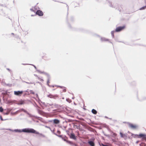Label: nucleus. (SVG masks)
<instances>
[{"label":"nucleus","instance_id":"nucleus-43","mask_svg":"<svg viewBox=\"0 0 146 146\" xmlns=\"http://www.w3.org/2000/svg\"><path fill=\"white\" fill-rule=\"evenodd\" d=\"M103 133H104V135H105L107 137H109V135H107L106 134H105V133H104V131L103 132Z\"/></svg>","mask_w":146,"mask_h":146},{"label":"nucleus","instance_id":"nucleus-24","mask_svg":"<svg viewBox=\"0 0 146 146\" xmlns=\"http://www.w3.org/2000/svg\"><path fill=\"white\" fill-rule=\"evenodd\" d=\"M99 144L100 146H109L108 145H105L103 143H100V142H99Z\"/></svg>","mask_w":146,"mask_h":146},{"label":"nucleus","instance_id":"nucleus-37","mask_svg":"<svg viewBox=\"0 0 146 146\" xmlns=\"http://www.w3.org/2000/svg\"><path fill=\"white\" fill-rule=\"evenodd\" d=\"M55 86H57L58 87H60V88H61L62 89L63 88H64V86H58V85H57V86L55 85Z\"/></svg>","mask_w":146,"mask_h":146},{"label":"nucleus","instance_id":"nucleus-55","mask_svg":"<svg viewBox=\"0 0 146 146\" xmlns=\"http://www.w3.org/2000/svg\"><path fill=\"white\" fill-rule=\"evenodd\" d=\"M47 104L48 105H49V106H52L53 105V104Z\"/></svg>","mask_w":146,"mask_h":146},{"label":"nucleus","instance_id":"nucleus-42","mask_svg":"<svg viewBox=\"0 0 146 146\" xmlns=\"http://www.w3.org/2000/svg\"><path fill=\"white\" fill-rule=\"evenodd\" d=\"M7 70L9 72H10V73L11 74V73L12 72V71H11V70L9 68H6Z\"/></svg>","mask_w":146,"mask_h":146},{"label":"nucleus","instance_id":"nucleus-27","mask_svg":"<svg viewBox=\"0 0 146 146\" xmlns=\"http://www.w3.org/2000/svg\"><path fill=\"white\" fill-rule=\"evenodd\" d=\"M42 74H44L46 75V76H47V77L50 76L46 72H45L44 71H43V73Z\"/></svg>","mask_w":146,"mask_h":146},{"label":"nucleus","instance_id":"nucleus-33","mask_svg":"<svg viewBox=\"0 0 146 146\" xmlns=\"http://www.w3.org/2000/svg\"><path fill=\"white\" fill-rule=\"evenodd\" d=\"M0 120L2 121H4V120H5L8 119H3L2 116L1 115L0 116Z\"/></svg>","mask_w":146,"mask_h":146},{"label":"nucleus","instance_id":"nucleus-31","mask_svg":"<svg viewBox=\"0 0 146 146\" xmlns=\"http://www.w3.org/2000/svg\"><path fill=\"white\" fill-rule=\"evenodd\" d=\"M38 112L39 114H42V113H43V111L40 110H38Z\"/></svg>","mask_w":146,"mask_h":146},{"label":"nucleus","instance_id":"nucleus-15","mask_svg":"<svg viewBox=\"0 0 146 146\" xmlns=\"http://www.w3.org/2000/svg\"><path fill=\"white\" fill-rule=\"evenodd\" d=\"M53 123L55 124H58L60 123V120L57 119H54L53 120Z\"/></svg>","mask_w":146,"mask_h":146},{"label":"nucleus","instance_id":"nucleus-41","mask_svg":"<svg viewBox=\"0 0 146 146\" xmlns=\"http://www.w3.org/2000/svg\"><path fill=\"white\" fill-rule=\"evenodd\" d=\"M117 42H122V43H124V44H127V45L128 44H127V42H122V41H117Z\"/></svg>","mask_w":146,"mask_h":146},{"label":"nucleus","instance_id":"nucleus-40","mask_svg":"<svg viewBox=\"0 0 146 146\" xmlns=\"http://www.w3.org/2000/svg\"><path fill=\"white\" fill-rule=\"evenodd\" d=\"M63 92H65L66 91V88L64 87V88H63Z\"/></svg>","mask_w":146,"mask_h":146},{"label":"nucleus","instance_id":"nucleus-38","mask_svg":"<svg viewBox=\"0 0 146 146\" xmlns=\"http://www.w3.org/2000/svg\"><path fill=\"white\" fill-rule=\"evenodd\" d=\"M38 79L40 81H44V80L43 79H42V78H40L39 77H38Z\"/></svg>","mask_w":146,"mask_h":146},{"label":"nucleus","instance_id":"nucleus-16","mask_svg":"<svg viewBox=\"0 0 146 146\" xmlns=\"http://www.w3.org/2000/svg\"><path fill=\"white\" fill-rule=\"evenodd\" d=\"M53 133L55 135H56V136H57L58 137L61 138L62 139V138L63 137L62 136V135H58L56 133L54 132H53Z\"/></svg>","mask_w":146,"mask_h":146},{"label":"nucleus","instance_id":"nucleus-22","mask_svg":"<svg viewBox=\"0 0 146 146\" xmlns=\"http://www.w3.org/2000/svg\"><path fill=\"white\" fill-rule=\"evenodd\" d=\"M131 136H133L134 138H136V137H138V134H134L133 133H131Z\"/></svg>","mask_w":146,"mask_h":146},{"label":"nucleus","instance_id":"nucleus-12","mask_svg":"<svg viewBox=\"0 0 146 146\" xmlns=\"http://www.w3.org/2000/svg\"><path fill=\"white\" fill-rule=\"evenodd\" d=\"M88 143L90 146H95L94 140H90L88 141Z\"/></svg>","mask_w":146,"mask_h":146},{"label":"nucleus","instance_id":"nucleus-44","mask_svg":"<svg viewBox=\"0 0 146 146\" xmlns=\"http://www.w3.org/2000/svg\"><path fill=\"white\" fill-rule=\"evenodd\" d=\"M45 127H46L47 128H48V129H50L51 130V131L52 132V130H51V128H50V127H49V126H46V125H45Z\"/></svg>","mask_w":146,"mask_h":146},{"label":"nucleus","instance_id":"nucleus-63","mask_svg":"<svg viewBox=\"0 0 146 146\" xmlns=\"http://www.w3.org/2000/svg\"><path fill=\"white\" fill-rule=\"evenodd\" d=\"M11 35H14V33H11Z\"/></svg>","mask_w":146,"mask_h":146},{"label":"nucleus","instance_id":"nucleus-35","mask_svg":"<svg viewBox=\"0 0 146 146\" xmlns=\"http://www.w3.org/2000/svg\"><path fill=\"white\" fill-rule=\"evenodd\" d=\"M36 71L40 74H42L43 73V72H42L38 70H36Z\"/></svg>","mask_w":146,"mask_h":146},{"label":"nucleus","instance_id":"nucleus-48","mask_svg":"<svg viewBox=\"0 0 146 146\" xmlns=\"http://www.w3.org/2000/svg\"><path fill=\"white\" fill-rule=\"evenodd\" d=\"M42 104L43 105H44L45 106H48V105H46L45 104V103L44 102H42Z\"/></svg>","mask_w":146,"mask_h":146},{"label":"nucleus","instance_id":"nucleus-56","mask_svg":"<svg viewBox=\"0 0 146 146\" xmlns=\"http://www.w3.org/2000/svg\"><path fill=\"white\" fill-rule=\"evenodd\" d=\"M67 5V7L68 11V5Z\"/></svg>","mask_w":146,"mask_h":146},{"label":"nucleus","instance_id":"nucleus-21","mask_svg":"<svg viewBox=\"0 0 146 146\" xmlns=\"http://www.w3.org/2000/svg\"><path fill=\"white\" fill-rule=\"evenodd\" d=\"M8 96L7 95H6L4 96H3V100H7L8 98Z\"/></svg>","mask_w":146,"mask_h":146},{"label":"nucleus","instance_id":"nucleus-53","mask_svg":"<svg viewBox=\"0 0 146 146\" xmlns=\"http://www.w3.org/2000/svg\"><path fill=\"white\" fill-rule=\"evenodd\" d=\"M22 65H29V64H24V63H22Z\"/></svg>","mask_w":146,"mask_h":146},{"label":"nucleus","instance_id":"nucleus-5","mask_svg":"<svg viewBox=\"0 0 146 146\" xmlns=\"http://www.w3.org/2000/svg\"><path fill=\"white\" fill-rule=\"evenodd\" d=\"M62 139L64 141L66 142L67 143L71 145L72 144H73V142L72 141H68L67 140L68 137L65 135H64Z\"/></svg>","mask_w":146,"mask_h":146},{"label":"nucleus","instance_id":"nucleus-51","mask_svg":"<svg viewBox=\"0 0 146 146\" xmlns=\"http://www.w3.org/2000/svg\"><path fill=\"white\" fill-rule=\"evenodd\" d=\"M19 111H19V110H18V111H16L14 113L15 114H16V113H18V112Z\"/></svg>","mask_w":146,"mask_h":146},{"label":"nucleus","instance_id":"nucleus-13","mask_svg":"<svg viewBox=\"0 0 146 146\" xmlns=\"http://www.w3.org/2000/svg\"><path fill=\"white\" fill-rule=\"evenodd\" d=\"M47 96L50 98H53L54 99H55L56 97H58V96L57 95H53L51 94H50Z\"/></svg>","mask_w":146,"mask_h":146},{"label":"nucleus","instance_id":"nucleus-61","mask_svg":"<svg viewBox=\"0 0 146 146\" xmlns=\"http://www.w3.org/2000/svg\"><path fill=\"white\" fill-rule=\"evenodd\" d=\"M105 117L106 118H108L106 116H105Z\"/></svg>","mask_w":146,"mask_h":146},{"label":"nucleus","instance_id":"nucleus-4","mask_svg":"<svg viewBox=\"0 0 146 146\" xmlns=\"http://www.w3.org/2000/svg\"><path fill=\"white\" fill-rule=\"evenodd\" d=\"M125 28V26L124 25L117 27L115 29V31L116 32H119L123 30Z\"/></svg>","mask_w":146,"mask_h":146},{"label":"nucleus","instance_id":"nucleus-11","mask_svg":"<svg viewBox=\"0 0 146 146\" xmlns=\"http://www.w3.org/2000/svg\"><path fill=\"white\" fill-rule=\"evenodd\" d=\"M70 138L73 139L74 140H76V136L73 133H70Z\"/></svg>","mask_w":146,"mask_h":146},{"label":"nucleus","instance_id":"nucleus-6","mask_svg":"<svg viewBox=\"0 0 146 146\" xmlns=\"http://www.w3.org/2000/svg\"><path fill=\"white\" fill-rule=\"evenodd\" d=\"M138 138H142L143 139H145L146 138V134L142 133H140L138 135Z\"/></svg>","mask_w":146,"mask_h":146},{"label":"nucleus","instance_id":"nucleus-17","mask_svg":"<svg viewBox=\"0 0 146 146\" xmlns=\"http://www.w3.org/2000/svg\"><path fill=\"white\" fill-rule=\"evenodd\" d=\"M92 112L94 114H96L97 113V111L95 109H93L92 110Z\"/></svg>","mask_w":146,"mask_h":146},{"label":"nucleus","instance_id":"nucleus-10","mask_svg":"<svg viewBox=\"0 0 146 146\" xmlns=\"http://www.w3.org/2000/svg\"><path fill=\"white\" fill-rule=\"evenodd\" d=\"M127 123L128 124L129 126L131 129H135L137 127V126L135 125H133L131 123L129 122H127Z\"/></svg>","mask_w":146,"mask_h":146},{"label":"nucleus","instance_id":"nucleus-30","mask_svg":"<svg viewBox=\"0 0 146 146\" xmlns=\"http://www.w3.org/2000/svg\"><path fill=\"white\" fill-rule=\"evenodd\" d=\"M22 82H25V83H26L27 84H33L34 83H32V82H26L25 81H23V80H22Z\"/></svg>","mask_w":146,"mask_h":146},{"label":"nucleus","instance_id":"nucleus-14","mask_svg":"<svg viewBox=\"0 0 146 146\" xmlns=\"http://www.w3.org/2000/svg\"><path fill=\"white\" fill-rule=\"evenodd\" d=\"M9 93V92H8L7 90L3 91V92L1 93V94L3 95V96H5L6 95H7L8 96H9V94L8 93Z\"/></svg>","mask_w":146,"mask_h":146},{"label":"nucleus","instance_id":"nucleus-52","mask_svg":"<svg viewBox=\"0 0 146 146\" xmlns=\"http://www.w3.org/2000/svg\"><path fill=\"white\" fill-rule=\"evenodd\" d=\"M36 97L37 98H38V94H36Z\"/></svg>","mask_w":146,"mask_h":146},{"label":"nucleus","instance_id":"nucleus-59","mask_svg":"<svg viewBox=\"0 0 146 146\" xmlns=\"http://www.w3.org/2000/svg\"><path fill=\"white\" fill-rule=\"evenodd\" d=\"M42 58H43L44 59V58H46V57H44V56H42Z\"/></svg>","mask_w":146,"mask_h":146},{"label":"nucleus","instance_id":"nucleus-47","mask_svg":"<svg viewBox=\"0 0 146 146\" xmlns=\"http://www.w3.org/2000/svg\"><path fill=\"white\" fill-rule=\"evenodd\" d=\"M15 37L17 38H19V36L18 35H15Z\"/></svg>","mask_w":146,"mask_h":146},{"label":"nucleus","instance_id":"nucleus-1","mask_svg":"<svg viewBox=\"0 0 146 146\" xmlns=\"http://www.w3.org/2000/svg\"><path fill=\"white\" fill-rule=\"evenodd\" d=\"M10 131H14L16 132L21 133L22 132L28 133H34L36 134H39L40 136H42L43 137H44L45 136L42 133H40L38 132L37 131L33 128H27L21 129H16L13 130L9 129Z\"/></svg>","mask_w":146,"mask_h":146},{"label":"nucleus","instance_id":"nucleus-8","mask_svg":"<svg viewBox=\"0 0 146 146\" xmlns=\"http://www.w3.org/2000/svg\"><path fill=\"white\" fill-rule=\"evenodd\" d=\"M38 15L39 16H42L43 15V12L40 10H38L36 12L35 15Z\"/></svg>","mask_w":146,"mask_h":146},{"label":"nucleus","instance_id":"nucleus-57","mask_svg":"<svg viewBox=\"0 0 146 146\" xmlns=\"http://www.w3.org/2000/svg\"><path fill=\"white\" fill-rule=\"evenodd\" d=\"M11 84H7V85H8V86H11Z\"/></svg>","mask_w":146,"mask_h":146},{"label":"nucleus","instance_id":"nucleus-18","mask_svg":"<svg viewBox=\"0 0 146 146\" xmlns=\"http://www.w3.org/2000/svg\"><path fill=\"white\" fill-rule=\"evenodd\" d=\"M50 78V76L48 77L47 78V84L49 87H50V85L49 84V80Z\"/></svg>","mask_w":146,"mask_h":146},{"label":"nucleus","instance_id":"nucleus-29","mask_svg":"<svg viewBox=\"0 0 146 146\" xmlns=\"http://www.w3.org/2000/svg\"><path fill=\"white\" fill-rule=\"evenodd\" d=\"M9 113V111H7L6 112H3V113L4 115H8Z\"/></svg>","mask_w":146,"mask_h":146},{"label":"nucleus","instance_id":"nucleus-2","mask_svg":"<svg viewBox=\"0 0 146 146\" xmlns=\"http://www.w3.org/2000/svg\"><path fill=\"white\" fill-rule=\"evenodd\" d=\"M19 110L20 111H23L25 113H27L29 117H34L36 119H38V118H40L39 117H38L36 116H35L32 115L31 114L29 113L27 110H26L23 108H21Z\"/></svg>","mask_w":146,"mask_h":146},{"label":"nucleus","instance_id":"nucleus-64","mask_svg":"<svg viewBox=\"0 0 146 146\" xmlns=\"http://www.w3.org/2000/svg\"><path fill=\"white\" fill-rule=\"evenodd\" d=\"M34 75H35V76H37L36 75L34 74Z\"/></svg>","mask_w":146,"mask_h":146},{"label":"nucleus","instance_id":"nucleus-26","mask_svg":"<svg viewBox=\"0 0 146 146\" xmlns=\"http://www.w3.org/2000/svg\"><path fill=\"white\" fill-rule=\"evenodd\" d=\"M68 27L70 29H71L72 30H74L73 29H72V28L70 25V23H68Z\"/></svg>","mask_w":146,"mask_h":146},{"label":"nucleus","instance_id":"nucleus-23","mask_svg":"<svg viewBox=\"0 0 146 146\" xmlns=\"http://www.w3.org/2000/svg\"><path fill=\"white\" fill-rule=\"evenodd\" d=\"M120 136H121V137H124L125 136V134H123L121 132H120Z\"/></svg>","mask_w":146,"mask_h":146},{"label":"nucleus","instance_id":"nucleus-39","mask_svg":"<svg viewBox=\"0 0 146 146\" xmlns=\"http://www.w3.org/2000/svg\"><path fill=\"white\" fill-rule=\"evenodd\" d=\"M29 65H32V66H33L34 67V68H35V69L36 70H37V68H36V67L35 65H34V64H29Z\"/></svg>","mask_w":146,"mask_h":146},{"label":"nucleus","instance_id":"nucleus-45","mask_svg":"<svg viewBox=\"0 0 146 146\" xmlns=\"http://www.w3.org/2000/svg\"><path fill=\"white\" fill-rule=\"evenodd\" d=\"M71 145L73 146H77L76 144L74 143H73V144H72Z\"/></svg>","mask_w":146,"mask_h":146},{"label":"nucleus","instance_id":"nucleus-54","mask_svg":"<svg viewBox=\"0 0 146 146\" xmlns=\"http://www.w3.org/2000/svg\"><path fill=\"white\" fill-rule=\"evenodd\" d=\"M55 86H54V85L50 86V87H52L53 88H54Z\"/></svg>","mask_w":146,"mask_h":146},{"label":"nucleus","instance_id":"nucleus-20","mask_svg":"<svg viewBox=\"0 0 146 146\" xmlns=\"http://www.w3.org/2000/svg\"><path fill=\"white\" fill-rule=\"evenodd\" d=\"M54 106L56 108H58L60 107V106L58 104H54Z\"/></svg>","mask_w":146,"mask_h":146},{"label":"nucleus","instance_id":"nucleus-32","mask_svg":"<svg viewBox=\"0 0 146 146\" xmlns=\"http://www.w3.org/2000/svg\"><path fill=\"white\" fill-rule=\"evenodd\" d=\"M74 20V18L73 17H71L70 18V21L71 22H73Z\"/></svg>","mask_w":146,"mask_h":146},{"label":"nucleus","instance_id":"nucleus-49","mask_svg":"<svg viewBox=\"0 0 146 146\" xmlns=\"http://www.w3.org/2000/svg\"><path fill=\"white\" fill-rule=\"evenodd\" d=\"M57 133L58 134H60V133H61V132L60 131H59V130H58L57 131Z\"/></svg>","mask_w":146,"mask_h":146},{"label":"nucleus","instance_id":"nucleus-7","mask_svg":"<svg viewBox=\"0 0 146 146\" xmlns=\"http://www.w3.org/2000/svg\"><path fill=\"white\" fill-rule=\"evenodd\" d=\"M23 91H15L14 92V94L16 95L20 96L23 94Z\"/></svg>","mask_w":146,"mask_h":146},{"label":"nucleus","instance_id":"nucleus-58","mask_svg":"<svg viewBox=\"0 0 146 146\" xmlns=\"http://www.w3.org/2000/svg\"><path fill=\"white\" fill-rule=\"evenodd\" d=\"M139 142V141H137L136 142V143H138V142Z\"/></svg>","mask_w":146,"mask_h":146},{"label":"nucleus","instance_id":"nucleus-28","mask_svg":"<svg viewBox=\"0 0 146 146\" xmlns=\"http://www.w3.org/2000/svg\"><path fill=\"white\" fill-rule=\"evenodd\" d=\"M146 8V6H143V7H141V8L139 9V10H144V9H145Z\"/></svg>","mask_w":146,"mask_h":146},{"label":"nucleus","instance_id":"nucleus-25","mask_svg":"<svg viewBox=\"0 0 146 146\" xmlns=\"http://www.w3.org/2000/svg\"><path fill=\"white\" fill-rule=\"evenodd\" d=\"M115 32V31H112L111 32V35L112 37V38H113L114 37V33Z\"/></svg>","mask_w":146,"mask_h":146},{"label":"nucleus","instance_id":"nucleus-46","mask_svg":"<svg viewBox=\"0 0 146 146\" xmlns=\"http://www.w3.org/2000/svg\"><path fill=\"white\" fill-rule=\"evenodd\" d=\"M117 134H116L115 133H113V136L114 137H115L116 135Z\"/></svg>","mask_w":146,"mask_h":146},{"label":"nucleus","instance_id":"nucleus-62","mask_svg":"<svg viewBox=\"0 0 146 146\" xmlns=\"http://www.w3.org/2000/svg\"><path fill=\"white\" fill-rule=\"evenodd\" d=\"M74 97H72V99H74Z\"/></svg>","mask_w":146,"mask_h":146},{"label":"nucleus","instance_id":"nucleus-50","mask_svg":"<svg viewBox=\"0 0 146 146\" xmlns=\"http://www.w3.org/2000/svg\"><path fill=\"white\" fill-rule=\"evenodd\" d=\"M30 10H31V11H33V12H35V11L33 9V8L31 9H30Z\"/></svg>","mask_w":146,"mask_h":146},{"label":"nucleus","instance_id":"nucleus-36","mask_svg":"<svg viewBox=\"0 0 146 146\" xmlns=\"http://www.w3.org/2000/svg\"><path fill=\"white\" fill-rule=\"evenodd\" d=\"M30 92L31 94H35V93L32 90H30Z\"/></svg>","mask_w":146,"mask_h":146},{"label":"nucleus","instance_id":"nucleus-60","mask_svg":"<svg viewBox=\"0 0 146 146\" xmlns=\"http://www.w3.org/2000/svg\"><path fill=\"white\" fill-rule=\"evenodd\" d=\"M80 30L81 31H82L83 29H81Z\"/></svg>","mask_w":146,"mask_h":146},{"label":"nucleus","instance_id":"nucleus-9","mask_svg":"<svg viewBox=\"0 0 146 146\" xmlns=\"http://www.w3.org/2000/svg\"><path fill=\"white\" fill-rule=\"evenodd\" d=\"M100 40L101 42H105L106 41H108L109 42L113 44V43L109 41V39H107L104 37H101Z\"/></svg>","mask_w":146,"mask_h":146},{"label":"nucleus","instance_id":"nucleus-3","mask_svg":"<svg viewBox=\"0 0 146 146\" xmlns=\"http://www.w3.org/2000/svg\"><path fill=\"white\" fill-rule=\"evenodd\" d=\"M108 2L109 3V5L110 7L115 8L116 9H117L118 10H119V9H118L119 5L117 3H113L112 5L111 2L108 1Z\"/></svg>","mask_w":146,"mask_h":146},{"label":"nucleus","instance_id":"nucleus-34","mask_svg":"<svg viewBox=\"0 0 146 146\" xmlns=\"http://www.w3.org/2000/svg\"><path fill=\"white\" fill-rule=\"evenodd\" d=\"M3 109L2 107H0V112H2L3 111Z\"/></svg>","mask_w":146,"mask_h":146},{"label":"nucleus","instance_id":"nucleus-19","mask_svg":"<svg viewBox=\"0 0 146 146\" xmlns=\"http://www.w3.org/2000/svg\"><path fill=\"white\" fill-rule=\"evenodd\" d=\"M24 103V102L23 100H21L19 102L18 104V105H22Z\"/></svg>","mask_w":146,"mask_h":146}]
</instances>
